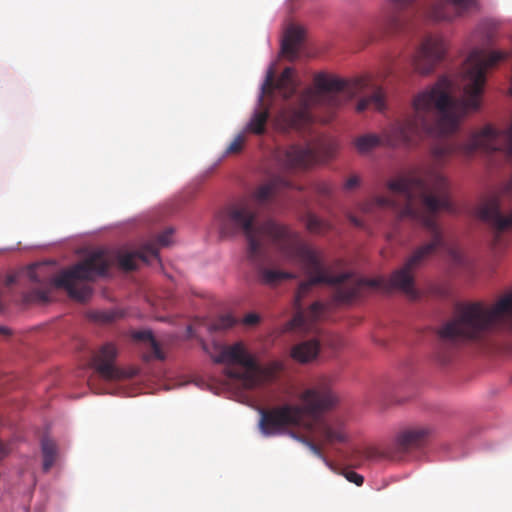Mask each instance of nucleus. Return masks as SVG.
I'll list each match as a JSON object with an SVG mask.
<instances>
[{
	"mask_svg": "<svg viewBox=\"0 0 512 512\" xmlns=\"http://www.w3.org/2000/svg\"><path fill=\"white\" fill-rule=\"evenodd\" d=\"M496 32V24L490 20L481 21L473 31L471 42L481 47H475L462 65V99H453L452 82L446 77L440 78L414 97L412 113L393 121L380 135L367 133L355 138L353 144L358 153L367 154L380 146L410 148L427 137L455 132L469 110L479 109L486 71L508 57L505 52L486 49L493 44Z\"/></svg>",
	"mask_w": 512,
	"mask_h": 512,
	"instance_id": "obj_1",
	"label": "nucleus"
},
{
	"mask_svg": "<svg viewBox=\"0 0 512 512\" xmlns=\"http://www.w3.org/2000/svg\"><path fill=\"white\" fill-rule=\"evenodd\" d=\"M240 233L247 242V258L257 269L262 284L275 286L284 280L296 278L294 273L264 266L269 245L275 246L287 258L298 261L309 276L307 281L299 284L295 295L297 313L291 321L293 328L313 330L314 324L326 311V306L319 301L314 302L306 311L302 310V300L313 286L334 285V300L343 304L356 299L363 287L376 286L375 281L359 278L350 272L333 275L332 268L324 263L320 254L302 243L298 234L286 227H275L272 223L255 227L253 212L244 204L230 208L223 223L224 235L234 236Z\"/></svg>",
	"mask_w": 512,
	"mask_h": 512,
	"instance_id": "obj_2",
	"label": "nucleus"
},
{
	"mask_svg": "<svg viewBox=\"0 0 512 512\" xmlns=\"http://www.w3.org/2000/svg\"><path fill=\"white\" fill-rule=\"evenodd\" d=\"M387 187L393 194L403 197V205H400L393 196L379 195L364 204L362 210L369 213L374 208L391 209L397 214L399 220L408 218L423 226L430 235V241L417 247L404 265L390 278L394 288L415 299L418 296L414 282L415 271L422 267L438 249L445 250L455 265L466 264L463 254L457 248L448 245L436 222L439 211L455 212L450 200L449 184L442 174L432 169H415L407 175L390 180Z\"/></svg>",
	"mask_w": 512,
	"mask_h": 512,
	"instance_id": "obj_3",
	"label": "nucleus"
},
{
	"mask_svg": "<svg viewBox=\"0 0 512 512\" xmlns=\"http://www.w3.org/2000/svg\"><path fill=\"white\" fill-rule=\"evenodd\" d=\"M299 399L302 405L284 404L260 410L259 430L265 437L282 433L289 426H301L316 434L328 444L347 441L345 421L333 416L327 419L323 413L337 404V396L326 381H320L305 389Z\"/></svg>",
	"mask_w": 512,
	"mask_h": 512,
	"instance_id": "obj_4",
	"label": "nucleus"
},
{
	"mask_svg": "<svg viewBox=\"0 0 512 512\" xmlns=\"http://www.w3.org/2000/svg\"><path fill=\"white\" fill-rule=\"evenodd\" d=\"M315 89L303 91L297 101L281 109L280 120L289 128L302 129L313 120L311 108L326 106L337 108L355 96L363 95L356 110L368 108L382 111L385 108V94L382 88L363 77L346 81L326 74H318L314 79Z\"/></svg>",
	"mask_w": 512,
	"mask_h": 512,
	"instance_id": "obj_5",
	"label": "nucleus"
},
{
	"mask_svg": "<svg viewBox=\"0 0 512 512\" xmlns=\"http://www.w3.org/2000/svg\"><path fill=\"white\" fill-rule=\"evenodd\" d=\"M501 330L512 332V295L492 306L480 302L458 306L454 318L438 331V336L444 349L462 341H479Z\"/></svg>",
	"mask_w": 512,
	"mask_h": 512,
	"instance_id": "obj_6",
	"label": "nucleus"
},
{
	"mask_svg": "<svg viewBox=\"0 0 512 512\" xmlns=\"http://www.w3.org/2000/svg\"><path fill=\"white\" fill-rule=\"evenodd\" d=\"M110 262L102 251L89 255L82 262L77 263L59 275L42 280L37 269L29 271L33 282L41 284L40 288L33 289L28 299L31 301L47 302L51 287L65 289L69 296L78 301H86L92 294V288L84 281H93L96 277L105 276L109 270Z\"/></svg>",
	"mask_w": 512,
	"mask_h": 512,
	"instance_id": "obj_7",
	"label": "nucleus"
},
{
	"mask_svg": "<svg viewBox=\"0 0 512 512\" xmlns=\"http://www.w3.org/2000/svg\"><path fill=\"white\" fill-rule=\"evenodd\" d=\"M506 200H512V176L495 195L484 199L477 208V216L494 231V246H502L501 234L512 230V210L504 208Z\"/></svg>",
	"mask_w": 512,
	"mask_h": 512,
	"instance_id": "obj_8",
	"label": "nucleus"
},
{
	"mask_svg": "<svg viewBox=\"0 0 512 512\" xmlns=\"http://www.w3.org/2000/svg\"><path fill=\"white\" fill-rule=\"evenodd\" d=\"M214 361L221 364H237L244 368V371H238L227 367L225 373L229 378L243 381L249 386H253L257 381V375L260 367L255 358L246 350L242 342L223 346Z\"/></svg>",
	"mask_w": 512,
	"mask_h": 512,
	"instance_id": "obj_9",
	"label": "nucleus"
},
{
	"mask_svg": "<svg viewBox=\"0 0 512 512\" xmlns=\"http://www.w3.org/2000/svg\"><path fill=\"white\" fill-rule=\"evenodd\" d=\"M292 184L290 181L282 178V177H275L272 180H270L268 183H265L263 185H260L255 191L252 193L250 199L240 201L234 204L229 205L221 214L220 217V229L223 233V223L226 218V215L230 208L236 206V205H247L252 210L254 215V225L257 228H260L267 223H272L275 227H283L282 225H279L275 223L272 220H267L264 222L258 221V214H259V208L266 205L267 203L271 202L279 193L281 189L284 188H291Z\"/></svg>",
	"mask_w": 512,
	"mask_h": 512,
	"instance_id": "obj_10",
	"label": "nucleus"
},
{
	"mask_svg": "<svg viewBox=\"0 0 512 512\" xmlns=\"http://www.w3.org/2000/svg\"><path fill=\"white\" fill-rule=\"evenodd\" d=\"M417 0H387L374 19L373 29L378 36L396 35L404 30L407 24L405 11Z\"/></svg>",
	"mask_w": 512,
	"mask_h": 512,
	"instance_id": "obj_11",
	"label": "nucleus"
},
{
	"mask_svg": "<svg viewBox=\"0 0 512 512\" xmlns=\"http://www.w3.org/2000/svg\"><path fill=\"white\" fill-rule=\"evenodd\" d=\"M477 7L478 0H426L421 13L431 23L449 24Z\"/></svg>",
	"mask_w": 512,
	"mask_h": 512,
	"instance_id": "obj_12",
	"label": "nucleus"
},
{
	"mask_svg": "<svg viewBox=\"0 0 512 512\" xmlns=\"http://www.w3.org/2000/svg\"><path fill=\"white\" fill-rule=\"evenodd\" d=\"M446 51L447 45L442 35L425 34L413 56L412 64L415 71L424 75L433 72L444 59Z\"/></svg>",
	"mask_w": 512,
	"mask_h": 512,
	"instance_id": "obj_13",
	"label": "nucleus"
},
{
	"mask_svg": "<svg viewBox=\"0 0 512 512\" xmlns=\"http://www.w3.org/2000/svg\"><path fill=\"white\" fill-rule=\"evenodd\" d=\"M172 229H167L155 241L146 243L139 251L119 253L118 265L125 271H133L137 268V261L141 260L150 263L152 260L159 261V248L167 247L171 243Z\"/></svg>",
	"mask_w": 512,
	"mask_h": 512,
	"instance_id": "obj_14",
	"label": "nucleus"
},
{
	"mask_svg": "<svg viewBox=\"0 0 512 512\" xmlns=\"http://www.w3.org/2000/svg\"><path fill=\"white\" fill-rule=\"evenodd\" d=\"M274 158L284 170L299 171L311 167L317 160V154L310 147L291 145L277 149Z\"/></svg>",
	"mask_w": 512,
	"mask_h": 512,
	"instance_id": "obj_15",
	"label": "nucleus"
},
{
	"mask_svg": "<svg viewBox=\"0 0 512 512\" xmlns=\"http://www.w3.org/2000/svg\"><path fill=\"white\" fill-rule=\"evenodd\" d=\"M297 86L294 78V70L291 67H286L277 80H275L274 71L269 69L265 81L262 84V94L259 101L261 103L263 102L264 95L273 97L276 90L287 100L296 93Z\"/></svg>",
	"mask_w": 512,
	"mask_h": 512,
	"instance_id": "obj_16",
	"label": "nucleus"
},
{
	"mask_svg": "<svg viewBox=\"0 0 512 512\" xmlns=\"http://www.w3.org/2000/svg\"><path fill=\"white\" fill-rule=\"evenodd\" d=\"M117 353V348L113 343H106L93 356L92 365L101 378L116 380L123 376L122 371L114 364Z\"/></svg>",
	"mask_w": 512,
	"mask_h": 512,
	"instance_id": "obj_17",
	"label": "nucleus"
},
{
	"mask_svg": "<svg viewBox=\"0 0 512 512\" xmlns=\"http://www.w3.org/2000/svg\"><path fill=\"white\" fill-rule=\"evenodd\" d=\"M304 38V30L300 26L291 25L287 28L282 40L281 50L290 59H295Z\"/></svg>",
	"mask_w": 512,
	"mask_h": 512,
	"instance_id": "obj_18",
	"label": "nucleus"
},
{
	"mask_svg": "<svg viewBox=\"0 0 512 512\" xmlns=\"http://www.w3.org/2000/svg\"><path fill=\"white\" fill-rule=\"evenodd\" d=\"M430 430L425 427L407 429L397 436V445L403 450L421 446L428 437Z\"/></svg>",
	"mask_w": 512,
	"mask_h": 512,
	"instance_id": "obj_19",
	"label": "nucleus"
},
{
	"mask_svg": "<svg viewBox=\"0 0 512 512\" xmlns=\"http://www.w3.org/2000/svg\"><path fill=\"white\" fill-rule=\"evenodd\" d=\"M320 351V344L317 340H307L294 345L291 349V358L299 363H308L314 360Z\"/></svg>",
	"mask_w": 512,
	"mask_h": 512,
	"instance_id": "obj_20",
	"label": "nucleus"
},
{
	"mask_svg": "<svg viewBox=\"0 0 512 512\" xmlns=\"http://www.w3.org/2000/svg\"><path fill=\"white\" fill-rule=\"evenodd\" d=\"M134 340L142 342L146 345L147 354L145 355V359L147 361L151 359L164 360L165 354L162 351L159 343L153 336V333L150 330H142L136 331L132 334Z\"/></svg>",
	"mask_w": 512,
	"mask_h": 512,
	"instance_id": "obj_21",
	"label": "nucleus"
},
{
	"mask_svg": "<svg viewBox=\"0 0 512 512\" xmlns=\"http://www.w3.org/2000/svg\"><path fill=\"white\" fill-rule=\"evenodd\" d=\"M269 116L270 112L268 107L255 111L250 121L247 123L245 131L256 135L264 134Z\"/></svg>",
	"mask_w": 512,
	"mask_h": 512,
	"instance_id": "obj_22",
	"label": "nucleus"
},
{
	"mask_svg": "<svg viewBox=\"0 0 512 512\" xmlns=\"http://www.w3.org/2000/svg\"><path fill=\"white\" fill-rule=\"evenodd\" d=\"M41 451L43 456V470L48 472L56 462L58 449L55 441L48 437L41 440Z\"/></svg>",
	"mask_w": 512,
	"mask_h": 512,
	"instance_id": "obj_23",
	"label": "nucleus"
},
{
	"mask_svg": "<svg viewBox=\"0 0 512 512\" xmlns=\"http://www.w3.org/2000/svg\"><path fill=\"white\" fill-rule=\"evenodd\" d=\"M122 316L120 312L114 309L108 310H93L88 312L87 317L89 320L98 324H110Z\"/></svg>",
	"mask_w": 512,
	"mask_h": 512,
	"instance_id": "obj_24",
	"label": "nucleus"
},
{
	"mask_svg": "<svg viewBox=\"0 0 512 512\" xmlns=\"http://www.w3.org/2000/svg\"><path fill=\"white\" fill-rule=\"evenodd\" d=\"M306 228L315 234H324L332 229V224L326 220H323L315 214L309 213L306 216Z\"/></svg>",
	"mask_w": 512,
	"mask_h": 512,
	"instance_id": "obj_25",
	"label": "nucleus"
},
{
	"mask_svg": "<svg viewBox=\"0 0 512 512\" xmlns=\"http://www.w3.org/2000/svg\"><path fill=\"white\" fill-rule=\"evenodd\" d=\"M245 142H246L245 134L244 133L238 134L232 140V142L227 146L224 154L226 156H229V155H237V154L241 153V151L244 148Z\"/></svg>",
	"mask_w": 512,
	"mask_h": 512,
	"instance_id": "obj_26",
	"label": "nucleus"
},
{
	"mask_svg": "<svg viewBox=\"0 0 512 512\" xmlns=\"http://www.w3.org/2000/svg\"><path fill=\"white\" fill-rule=\"evenodd\" d=\"M238 321L232 315L221 316L213 325L216 330H226L232 328Z\"/></svg>",
	"mask_w": 512,
	"mask_h": 512,
	"instance_id": "obj_27",
	"label": "nucleus"
},
{
	"mask_svg": "<svg viewBox=\"0 0 512 512\" xmlns=\"http://www.w3.org/2000/svg\"><path fill=\"white\" fill-rule=\"evenodd\" d=\"M313 190L320 196L329 197L332 194L333 187L327 182H318L314 184Z\"/></svg>",
	"mask_w": 512,
	"mask_h": 512,
	"instance_id": "obj_28",
	"label": "nucleus"
},
{
	"mask_svg": "<svg viewBox=\"0 0 512 512\" xmlns=\"http://www.w3.org/2000/svg\"><path fill=\"white\" fill-rule=\"evenodd\" d=\"M343 476L351 483L361 486L364 482V477L353 470H345Z\"/></svg>",
	"mask_w": 512,
	"mask_h": 512,
	"instance_id": "obj_29",
	"label": "nucleus"
},
{
	"mask_svg": "<svg viewBox=\"0 0 512 512\" xmlns=\"http://www.w3.org/2000/svg\"><path fill=\"white\" fill-rule=\"evenodd\" d=\"M361 184V178L357 175L350 176L344 183L343 189L345 191H351L359 187Z\"/></svg>",
	"mask_w": 512,
	"mask_h": 512,
	"instance_id": "obj_30",
	"label": "nucleus"
},
{
	"mask_svg": "<svg viewBox=\"0 0 512 512\" xmlns=\"http://www.w3.org/2000/svg\"><path fill=\"white\" fill-rule=\"evenodd\" d=\"M260 321V316L256 313H249L243 319L242 323L246 326H254Z\"/></svg>",
	"mask_w": 512,
	"mask_h": 512,
	"instance_id": "obj_31",
	"label": "nucleus"
},
{
	"mask_svg": "<svg viewBox=\"0 0 512 512\" xmlns=\"http://www.w3.org/2000/svg\"><path fill=\"white\" fill-rule=\"evenodd\" d=\"M307 445L316 456H318L319 458H323L321 448L318 445L310 441L307 442Z\"/></svg>",
	"mask_w": 512,
	"mask_h": 512,
	"instance_id": "obj_32",
	"label": "nucleus"
},
{
	"mask_svg": "<svg viewBox=\"0 0 512 512\" xmlns=\"http://www.w3.org/2000/svg\"><path fill=\"white\" fill-rule=\"evenodd\" d=\"M349 220H350V222H351L353 225H355V226H357V227H363V223H362V221H361V220H359L358 218H356L355 216H353V215H349Z\"/></svg>",
	"mask_w": 512,
	"mask_h": 512,
	"instance_id": "obj_33",
	"label": "nucleus"
},
{
	"mask_svg": "<svg viewBox=\"0 0 512 512\" xmlns=\"http://www.w3.org/2000/svg\"><path fill=\"white\" fill-rule=\"evenodd\" d=\"M8 448L0 441V460L8 454Z\"/></svg>",
	"mask_w": 512,
	"mask_h": 512,
	"instance_id": "obj_34",
	"label": "nucleus"
},
{
	"mask_svg": "<svg viewBox=\"0 0 512 512\" xmlns=\"http://www.w3.org/2000/svg\"><path fill=\"white\" fill-rule=\"evenodd\" d=\"M272 368L275 372L282 370L283 366L280 362H274Z\"/></svg>",
	"mask_w": 512,
	"mask_h": 512,
	"instance_id": "obj_35",
	"label": "nucleus"
},
{
	"mask_svg": "<svg viewBox=\"0 0 512 512\" xmlns=\"http://www.w3.org/2000/svg\"><path fill=\"white\" fill-rule=\"evenodd\" d=\"M439 360L442 362V363H447L449 361V357L446 356V355H439Z\"/></svg>",
	"mask_w": 512,
	"mask_h": 512,
	"instance_id": "obj_36",
	"label": "nucleus"
},
{
	"mask_svg": "<svg viewBox=\"0 0 512 512\" xmlns=\"http://www.w3.org/2000/svg\"><path fill=\"white\" fill-rule=\"evenodd\" d=\"M13 281H14L13 277L10 276L7 279V284H11V283H13Z\"/></svg>",
	"mask_w": 512,
	"mask_h": 512,
	"instance_id": "obj_37",
	"label": "nucleus"
}]
</instances>
